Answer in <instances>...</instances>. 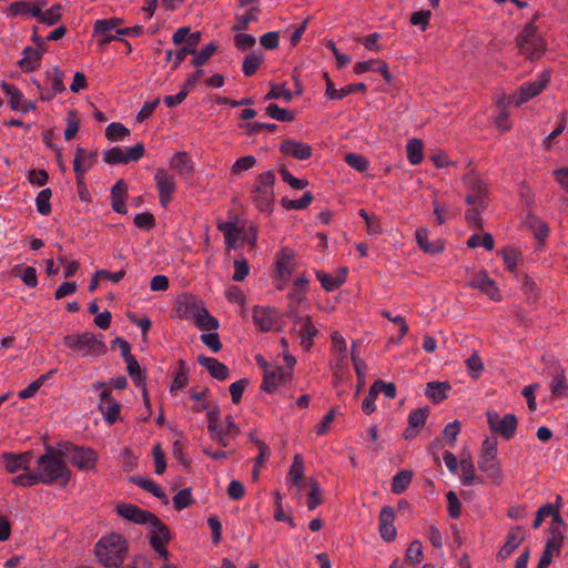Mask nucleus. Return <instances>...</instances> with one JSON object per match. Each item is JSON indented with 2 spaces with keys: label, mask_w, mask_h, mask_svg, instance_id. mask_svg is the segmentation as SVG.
Segmentation results:
<instances>
[{
  "label": "nucleus",
  "mask_w": 568,
  "mask_h": 568,
  "mask_svg": "<svg viewBox=\"0 0 568 568\" xmlns=\"http://www.w3.org/2000/svg\"><path fill=\"white\" fill-rule=\"evenodd\" d=\"M463 181L468 189L465 203L471 206L466 211L465 220L470 227L480 231L484 227L480 214L490 203L489 185L474 172L464 175Z\"/></svg>",
  "instance_id": "f257e3e1"
},
{
  "label": "nucleus",
  "mask_w": 568,
  "mask_h": 568,
  "mask_svg": "<svg viewBox=\"0 0 568 568\" xmlns=\"http://www.w3.org/2000/svg\"><path fill=\"white\" fill-rule=\"evenodd\" d=\"M61 452H57L48 446L47 453L38 458L34 470L40 483L45 485L58 484L60 487L68 485L71 471L61 459Z\"/></svg>",
  "instance_id": "f03ea898"
},
{
  "label": "nucleus",
  "mask_w": 568,
  "mask_h": 568,
  "mask_svg": "<svg viewBox=\"0 0 568 568\" xmlns=\"http://www.w3.org/2000/svg\"><path fill=\"white\" fill-rule=\"evenodd\" d=\"M94 554L106 568H120L129 554L128 540L120 534H109L95 545Z\"/></svg>",
  "instance_id": "7ed1b4c3"
},
{
  "label": "nucleus",
  "mask_w": 568,
  "mask_h": 568,
  "mask_svg": "<svg viewBox=\"0 0 568 568\" xmlns=\"http://www.w3.org/2000/svg\"><path fill=\"white\" fill-rule=\"evenodd\" d=\"M63 344L68 348L80 353L83 357H99L104 355L108 351L106 344L91 332L65 335L63 337Z\"/></svg>",
  "instance_id": "20e7f679"
},
{
  "label": "nucleus",
  "mask_w": 568,
  "mask_h": 568,
  "mask_svg": "<svg viewBox=\"0 0 568 568\" xmlns=\"http://www.w3.org/2000/svg\"><path fill=\"white\" fill-rule=\"evenodd\" d=\"M275 174L266 171L257 175L251 190V199L260 211L271 212L274 205Z\"/></svg>",
  "instance_id": "39448f33"
},
{
  "label": "nucleus",
  "mask_w": 568,
  "mask_h": 568,
  "mask_svg": "<svg viewBox=\"0 0 568 568\" xmlns=\"http://www.w3.org/2000/svg\"><path fill=\"white\" fill-rule=\"evenodd\" d=\"M497 444L496 437H488L483 442L478 467L488 475L493 485L499 486L504 475L499 462L496 460Z\"/></svg>",
  "instance_id": "423d86ee"
},
{
  "label": "nucleus",
  "mask_w": 568,
  "mask_h": 568,
  "mask_svg": "<svg viewBox=\"0 0 568 568\" xmlns=\"http://www.w3.org/2000/svg\"><path fill=\"white\" fill-rule=\"evenodd\" d=\"M516 42L520 53L531 61L539 59L546 51V42L538 34L537 27L532 22L525 26L517 36Z\"/></svg>",
  "instance_id": "0eeeda50"
},
{
  "label": "nucleus",
  "mask_w": 568,
  "mask_h": 568,
  "mask_svg": "<svg viewBox=\"0 0 568 568\" xmlns=\"http://www.w3.org/2000/svg\"><path fill=\"white\" fill-rule=\"evenodd\" d=\"M65 453L71 464L79 469H92L95 467L97 453L93 449L74 446L71 443L65 444Z\"/></svg>",
  "instance_id": "6e6552de"
},
{
  "label": "nucleus",
  "mask_w": 568,
  "mask_h": 568,
  "mask_svg": "<svg viewBox=\"0 0 568 568\" xmlns=\"http://www.w3.org/2000/svg\"><path fill=\"white\" fill-rule=\"evenodd\" d=\"M550 74L548 71H544L539 79L529 83H525L519 87L515 92L514 104L519 106L530 99L537 97L549 83Z\"/></svg>",
  "instance_id": "1a4fd4ad"
},
{
  "label": "nucleus",
  "mask_w": 568,
  "mask_h": 568,
  "mask_svg": "<svg viewBox=\"0 0 568 568\" xmlns=\"http://www.w3.org/2000/svg\"><path fill=\"white\" fill-rule=\"evenodd\" d=\"M156 187L159 191L160 203L165 207L172 200L176 184L174 176L164 169H158L154 175Z\"/></svg>",
  "instance_id": "9d476101"
},
{
  "label": "nucleus",
  "mask_w": 568,
  "mask_h": 568,
  "mask_svg": "<svg viewBox=\"0 0 568 568\" xmlns=\"http://www.w3.org/2000/svg\"><path fill=\"white\" fill-rule=\"evenodd\" d=\"M275 264L278 277L286 283L296 266L295 252L290 247H282L276 254Z\"/></svg>",
  "instance_id": "9b49d317"
},
{
  "label": "nucleus",
  "mask_w": 568,
  "mask_h": 568,
  "mask_svg": "<svg viewBox=\"0 0 568 568\" xmlns=\"http://www.w3.org/2000/svg\"><path fill=\"white\" fill-rule=\"evenodd\" d=\"M395 513L393 507L384 506L378 517V530L384 541L390 542L396 538L397 531L394 526Z\"/></svg>",
  "instance_id": "f8f14e48"
},
{
  "label": "nucleus",
  "mask_w": 568,
  "mask_h": 568,
  "mask_svg": "<svg viewBox=\"0 0 568 568\" xmlns=\"http://www.w3.org/2000/svg\"><path fill=\"white\" fill-rule=\"evenodd\" d=\"M280 151L285 155H290L301 161L308 160L313 154L311 145L292 139L283 140L280 145Z\"/></svg>",
  "instance_id": "ddd939ff"
},
{
  "label": "nucleus",
  "mask_w": 568,
  "mask_h": 568,
  "mask_svg": "<svg viewBox=\"0 0 568 568\" xmlns=\"http://www.w3.org/2000/svg\"><path fill=\"white\" fill-rule=\"evenodd\" d=\"M291 377V372L282 366H276L271 371L265 369L261 388L266 393H272L278 385L290 381Z\"/></svg>",
  "instance_id": "4468645a"
},
{
  "label": "nucleus",
  "mask_w": 568,
  "mask_h": 568,
  "mask_svg": "<svg viewBox=\"0 0 568 568\" xmlns=\"http://www.w3.org/2000/svg\"><path fill=\"white\" fill-rule=\"evenodd\" d=\"M116 513L119 516L134 524H148L151 518H155L153 513L141 509L132 504H119L116 505Z\"/></svg>",
  "instance_id": "2eb2a0df"
},
{
  "label": "nucleus",
  "mask_w": 568,
  "mask_h": 568,
  "mask_svg": "<svg viewBox=\"0 0 568 568\" xmlns=\"http://www.w3.org/2000/svg\"><path fill=\"white\" fill-rule=\"evenodd\" d=\"M469 285L486 294L491 301H500L501 294L494 280L489 278L486 272H480L474 276Z\"/></svg>",
  "instance_id": "dca6fc26"
},
{
  "label": "nucleus",
  "mask_w": 568,
  "mask_h": 568,
  "mask_svg": "<svg viewBox=\"0 0 568 568\" xmlns=\"http://www.w3.org/2000/svg\"><path fill=\"white\" fill-rule=\"evenodd\" d=\"M150 524V545L151 547L168 545L171 540L169 527L158 517L151 518Z\"/></svg>",
  "instance_id": "f3484780"
},
{
  "label": "nucleus",
  "mask_w": 568,
  "mask_h": 568,
  "mask_svg": "<svg viewBox=\"0 0 568 568\" xmlns=\"http://www.w3.org/2000/svg\"><path fill=\"white\" fill-rule=\"evenodd\" d=\"M429 414L428 407H420L413 410L408 416V426L404 432L405 439L416 437L419 430L425 426Z\"/></svg>",
  "instance_id": "a211bd4d"
},
{
  "label": "nucleus",
  "mask_w": 568,
  "mask_h": 568,
  "mask_svg": "<svg viewBox=\"0 0 568 568\" xmlns=\"http://www.w3.org/2000/svg\"><path fill=\"white\" fill-rule=\"evenodd\" d=\"M31 458H32L31 452H26V453H21V454H13V453L2 454V462L4 464V467L11 474L17 473L19 470H28Z\"/></svg>",
  "instance_id": "6ab92c4d"
},
{
  "label": "nucleus",
  "mask_w": 568,
  "mask_h": 568,
  "mask_svg": "<svg viewBox=\"0 0 568 568\" xmlns=\"http://www.w3.org/2000/svg\"><path fill=\"white\" fill-rule=\"evenodd\" d=\"M525 540V532L521 527H511L508 531L507 538L503 547L497 554V558L504 560L508 558L511 552L519 547Z\"/></svg>",
  "instance_id": "aec40b11"
},
{
  "label": "nucleus",
  "mask_w": 568,
  "mask_h": 568,
  "mask_svg": "<svg viewBox=\"0 0 568 568\" xmlns=\"http://www.w3.org/2000/svg\"><path fill=\"white\" fill-rule=\"evenodd\" d=\"M347 274L348 270L345 266L339 267L335 276L322 271H316V277L326 292H332L342 286L346 282Z\"/></svg>",
  "instance_id": "412c9836"
},
{
  "label": "nucleus",
  "mask_w": 568,
  "mask_h": 568,
  "mask_svg": "<svg viewBox=\"0 0 568 568\" xmlns=\"http://www.w3.org/2000/svg\"><path fill=\"white\" fill-rule=\"evenodd\" d=\"M197 362L201 366L205 367L210 373L211 377L224 381L229 376V368L223 363L219 362L214 357H207L204 355H200L197 357Z\"/></svg>",
  "instance_id": "4be33fe9"
},
{
  "label": "nucleus",
  "mask_w": 568,
  "mask_h": 568,
  "mask_svg": "<svg viewBox=\"0 0 568 568\" xmlns=\"http://www.w3.org/2000/svg\"><path fill=\"white\" fill-rule=\"evenodd\" d=\"M550 392L557 398H564L568 396V381L566 377V372L559 365L555 366L554 368Z\"/></svg>",
  "instance_id": "5701e85b"
},
{
  "label": "nucleus",
  "mask_w": 568,
  "mask_h": 568,
  "mask_svg": "<svg viewBox=\"0 0 568 568\" xmlns=\"http://www.w3.org/2000/svg\"><path fill=\"white\" fill-rule=\"evenodd\" d=\"M128 193V185L123 180H119L111 189V205L112 209L120 214L126 213L124 199Z\"/></svg>",
  "instance_id": "b1692460"
},
{
  "label": "nucleus",
  "mask_w": 568,
  "mask_h": 568,
  "mask_svg": "<svg viewBox=\"0 0 568 568\" xmlns=\"http://www.w3.org/2000/svg\"><path fill=\"white\" fill-rule=\"evenodd\" d=\"M204 307L203 302H199L193 295H184L181 301L178 302V312L181 317H195L196 311Z\"/></svg>",
  "instance_id": "393cba45"
},
{
  "label": "nucleus",
  "mask_w": 568,
  "mask_h": 568,
  "mask_svg": "<svg viewBox=\"0 0 568 568\" xmlns=\"http://www.w3.org/2000/svg\"><path fill=\"white\" fill-rule=\"evenodd\" d=\"M24 57L18 62L19 67L24 72H31L40 65L42 58V50L27 47L23 50Z\"/></svg>",
  "instance_id": "a878e982"
},
{
  "label": "nucleus",
  "mask_w": 568,
  "mask_h": 568,
  "mask_svg": "<svg viewBox=\"0 0 568 568\" xmlns=\"http://www.w3.org/2000/svg\"><path fill=\"white\" fill-rule=\"evenodd\" d=\"M318 329L312 323L311 316L304 318L298 336L301 338V345L310 351L313 346V339L318 335Z\"/></svg>",
  "instance_id": "bb28decb"
},
{
  "label": "nucleus",
  "mask_w": 568,
  "mask_h": 568,
  "mask_svg": "<svg viewBox=\"0 0 568 568\" xmlns=\"http://www.w3.org/2000/svg\"><path fill=\"white\" fill-rule=\"evenodd\" d=\"M170 164L180 175H192L194 172L191 159L186 152H176L171 159Z\"/></svg>",
  "instance_id": "cd10ccee"
},
{
  "label": "nucleus",
  "mask_w": 568,
  "mask_h": 568,
  "mask_svg": "<svg viewBox=\"0 0 568 568\" xmlns=\"http://www.w3.org/2000/svg\"><path fill=\"white\" fill-rule=\"evenodd\" d=\"M415 239L420 250L425 253L436 254L444 250L443 244L430 243L428 241V231L426 227H418L415 232Z\"/></svg>",
  "instance_id": "c85d7f7f"
},
{
  "label": "nucleus",
  "mask_w": 568,
  "mask_h": 568,
  "mask_svg": "<svg viewBox=\"0 0 568 568\" xmlns=\"http://www.w3.org/2000/svg\"><path fill=\"white\" fill-rule=\"evenodd\" d=\"M448 389H450L448 382H429L426 385V396L437 404L447 397Z\"/></svg>",
  "instance_id": "c756f323"
},
{
  "label": "nucleus",
  "mask_w": 568,
  "mask_h": 568,
  "mask_svg": "<svg viewBox=\"0 0 568 568\" xmlns=\"http://www.w3.org/2000/svg\"><path fill=\"white\" fill-rule=\"evenodd\" d=\"M8 13L12 17L30 16L36 18L40 14V8L32 7V2L22 0L12 2L8 9Z\"/></svg>",
  "instance_id": "7c9ffc66"
},
{
  "label": "nucleus",
  "mask_w": 568,
  "mask_h": 568,
  "mask_svg": "<svg viewBox=\"0 0 568 568\" xmlns=\"http://www.w3.org/2000/svg\"><path fill=\"white\" fill-rule=\"evenodd\" d=\"M136 486L145 489L151 493L153 496L162 500L164 505L169 504L168 495L163 491V489L158 486L153 480L144 479L140 477H132L131 479Z\"/></svg>",
  "instance_id": "2f4dec72"
},
{
  "label": "nucleus",
  "mask_w": 568,
  "mask_h": 568,
  "mask_svg": "<svg viewBox=\"0 0 568 568\" xmlns=\"http://www.w3.org/2000/svg\"><path fill=\"white\" fill-rule=\"evenodd\" d=\"M517 417L514 414H506L500 423H498L497 429L495 433H498L505 439H510L515 435L517 429Z\"/></svg>",
  "instance_id": "473e14b6"
},
{
  "label": "nucleus",
  "mask_w": 568,
  "mask_h": 568,
  "mask_svg": "<svg viewBox=\"0 0 568 568\" xmlns=\"http://www.w3.org/2000/svg\"><path fill=\"white\" fill-rule=\"evenodd\" d=\"M99 410L108 424L113 425L120 418L121 404L116 400L99 403Z\"/></svg>",
  "instance_id": "72a5a7b5"
},
{
  "label": "nucleus",
  "mask_w": 568,
  "mask_h": 568,
  "mask_svg": "<svg viewBox=\"0 0 568 568\" xmlns=\"http://www.w3.org/2000/svg\"><path fill=\"white\" fill-rule=\"evenodd\" d=\"M253 321L262 332L270 331L273 326V318L268 308L255 307L253 311Z\"/></svg>",
  "instance_id": "f704fd0d"
},
{
  "label": "nucleus",
  "mask_w": 568,
  "mask_h": 568,
  "mask_svg": "<svg viewBox=\"0 0 568 568\" xmlns=\"http://www.w3.org/2000/svg\"><path fill=\"white\" fill-rule=\"evenodd\" d=\"M261 12V9L258 6H252L250 10L236 17V22L232 27L233 31H244L248 29L250 22L257 21V14Z\"/></svg>",
  "instance_id": "c9c22d12"
},
{
  "label": "nucleus",
  "mask_w": 568,
  "mask_h": 568,
  "mask_svg": "<svg viewBox=\"0 0 568 568\" xmlns=\"http://www.w3.org/2000/svg\"><path fill=\"white\" fill-rule=\"evenodd\" d=\"M407 158L410 164L417 165L423 161L424 158V145L422 140L412 139L408 141L407 146Z\"/></svg>",
  "instance_id": "e433bc0d"
},
{
  "label": "nucleus",
  "mask_w": 568,
  "mask_h": 568,
  "mask_svg": "<svg viewBox=\"0 0 568 568\" xmlns=\"http://www.w3.org/2000/svg\"><path fill=\"white\" fill-rule=\"evenodd\" d=\"M194 320L199 328L203 331H214L219 328L217 320L213 317L205 307L196 311Z\"/></svg>",
  "instance_id": "4c0bfd02"
},
{
  "label": "nucleus",
  "mask_w": 568,
  "mask_h": 568,
  "mask_svg": "<svg viewBox=\"0 0 568 568\" xmlns=\"http://www.w3.org/2000/svg\"><path fill=\"white\" fill-rule=\"evenodd\" d=\"M303 476H304V460L301 455L296 454V455H294L293 463L290 467L288 478L293 485L300 487Z\"/></svg>",
  "instance_id": "58836bf2"
},
{
  "label": "nucleus",
  "mask_w": 568,
  "mask_h": 568,
  "mask_svg": "<svg viewBox=\"0 0 568 568\" xmlns=\"http://www.w3.org/2000/svg\"><path fill=\"white\" fill-rule=\"evenodd\" d=\"M413 478V473L409 470H402L393 477L392 491L394 494H402L407 489Z\"/></svg>",
  "instance_id": "ea45409f"
},
{
  "label": "nucleus",
  "mask_w": 568,
  "mask_h": 568,
  "mask_svg": "<svg viewBox=\"0 0 568 568\" xmlns=\"http://www.w3.org/2000/svg\"><path fill=\"white\" fill-rule=\"evenodd\" d=\"M313 199L314 197L311 192H305L298 200L283 197L281 200V204L285 210H304L312 203Z\"/></svg>",
  "instance_id": "a19ab883"
},
{
  "label": "nucleus",
  "mask_w": 568,
  "mask_h": 568,
  "mask_svg": "<svg viewBox=\"0 0 568 568\" xmlns=\"http://www.w3.org/2000/svg\"><path fill=\"white\" fill-rule=\"evenodd\" d=\"M263 62V55L250 52L245 55L243 61V72L246 77H252L256 73Z\"/></svg>",
  "instance_id": "79ce46f5"
},
{
  "label": "nucleus",
  "mask_w": 568,
  "mask_h": 568,
  "mask_svg": "<svg viewBox=\"0 0 568 568\" xmlns=\"http://www.w3.org/2000/svg\"><path fill=\"white\" fill-rule=\"evenodd\" d=\"M459 464H460V468H462V483L465 486L473 485L474 480L476 479V474H475V467L471 462V458L470 457L462 458ZM477 480L479 483H481V479L477 478Z\"/></svg>",
  "instance_id": "37998d69"
},
{
  "label": "nucleus",
  "mask_w": 568,
  "mask_h": 568,
  "mask_svg": "<svg viewBox=\"0 0 568 568\" xmlns=\"http://www.w3.org/2000/svg\"><path fill=\"white\" fill-rule=\"evenodd\" d=\"M266 114L272 119L281 122H292L294 120V112L282 109L275 103H271L266 106Z\"/></svg>",
  "instance_id": "c03bdc74"
},
{
  "label": "nucleus",
  "mask_w": 568,
  "mask_h": 568,
  "mask_svg": "<svg viewBox=\"0 0 568 568\" xmlns=\"http://www.w3.org/2000/svg\"><path fill=\"white\" fill-rule=\"evenodd\" d=\"M123 23L121 18L101 19L97 20L93 28V33L97 36H104L106 32L116 29Z\"/></svg>",
  "instance_id": "a18cd8bd"
},
{
  "label": "nucleus",
  "mask_w": 568,
  "mask_h": 568,
  "mask_svg": "<svg viewBox=\"0 0 568 568\" xmlns=\"http://www.w3.org/2000/svg\"><path fill=\"white\" fill-rule=\"evenodd\" d=\"M310 493L307 498V508L315 509L323 503L322 490L320 484L314 478H308Z\"/></svg>",
  "instance_id": "49530a36"
},
{
  "label": "nucleus",
  "mask_w": 568,
  "mask_h": 568,
  "mask_svg": "<svg viewBox=\"0 0 568 568\" xmlns=\"http://www.w3.org/2000/svg\"><path fill=\"white\" fill-rule=\"evenodd\" d=\"M61 11H62V6L54 4L47 11H40V14L37 16L36 18H38L39 21L42 23H45L48 26H53L61 20V17H62Z\"/></svg>",
  "instance_id": "de8ad7c7"
},
{
  "label": "nucleus",
  "mask_w": 568,
  "mask_h": 568,
  "mask_svg": "<svg viewBox=\"0 0 568 568\" xmlns=\"http://www.w3.org/2000/svg\"><path fill=\"white\" fill-rule=\"evenodd\" d=\"M3 91L10 97V105L13 110L20 111L23 106V94L13 84L2 83Z\"/></svg>",
  "instance_id": "09e8293b"
},
{
  "label": "nucleus",
  "mask_w": 568,
  "mask_h": 568,
  "mask_svg": "<svg viewBox=\"0 0 568 568\" xmlns=\"http://www.w3.org/2000/svg\"><path fill=\"white\" fill-rule=\"evenodd\" d=\"M355 348L356 343L354 342L352 345L351 357L358 379V387H362L365 384V371L367 366L366 363L356 354Z\"/></svg>",
  "instance_id": "8fccbe9b"
},
{
  "label": "nucleus",
  "mask_w": 568,
  "mask_h": 568,
  "mask_svg": "<svg viewBox=\"0 0 568 568\" xmlns=\"http://www.w3.org/2000/svg\"><path fill=\"white\" fill-rule=\"evenodd\" d=\"M57 369H51L47 374L41 375L37 381L32 382L27 388L19 392V398L27 399L32 397L43 385L45 379L50 377L52 374H54Z\"/></svg>",
  "instance_id": "3c124183"
},
{
  "label": "nucleus",
  "mask_w": 568,
  "mask_h": 568,
  "mask_svg": "<svg viewBox=\"0 0 568 568\" xmlns=\"http://www.w3.org/2000/svg\"><path fill=\"white\" fill-rule=\"evenodd\" d=\"M52 196V191L50 189L42 190L37 199H36V205L37 210L41 215H49L51 213V203L50 199Z\"/></svg>",
  "instance_id": "603ef678"
},
{
  "label": "nucleus",
  "mask_w": 568,
  "mask_h": 568,
  "mask_svg": "<svg viewBox=\"0 0 568 568\" xmlns=\"http://www.w3.org/2000/svg\"><path fill=\"white\" fill-rule=\"evenodd\" d=\"M216 51L217 45L214 42L206 44L195 53L192 64L196 68L204 65Z\"/></svg>",
  "instance_id": "864d4df0"
},
{
  "label": "nucleus",
  "mask_w": 568,
  "mask_h": 568,
  "mask_svg": "<svg viewBox=\"0 0 568 568\" xmlns=\"http://www.w3.org/2000/svg\"><path fill=\"white\" fill-rule=\"evenodd\" d=\"M67 124L68 126L64 130V139L67 141H70L77 135L80 128V119L75 110H71L68 112Z\"/></svg>",
  "instance_id": "5fc2aeb1"
},
{
  "label": "nucleus",
  "mask_w": 568,
  "mask_h": 568,
  "mask_svg": "<svg viewBox=\"0 0 568 568\" xmlns=\"http://www.w3.org/2000/svg\"><path fill=\"white\" fill-rule=\"evenodd\" d=\"M130 134V131L122 123L113 122L105 129V136L110 141L123 139Z\"/></svg>",
  "instance_id": "6e6d98bb"
},
{
  "label": "nucleus",
  "mask_w": 568,
  "mask_h": 568,
  "mask_svg": "<svg viewBox=\"0 0 568 568\" xmlns=\"http://www.w3.org/2000/svg\"><path fill=\"white\" fill-rule=\"evenodd\" d=\"M193 503L191 488H183L173 497V506L176 510H182Z\"/></svg>",
  "instance_id": "4d7b16f0"
},
{
  "label": "nucleus",
  "mask_w": 568,
  "mask_h": 568,
  "mask_svg": "<svg viewBox=\"0 0 568 568\" xmlns=\"http://www.w3.org/2000/svg\"><path fill=\"white\" fill-rule=\"evenodd\" d=\"M527 224L534 230L535 236L539 242H544L548 236L549 229L546 223L538 220L536 216H528Z\"/></svg>",
  "instance_id": "13d9d810"
},
{
  "label": "nucleus",
  "mask_w": 568,
  "mask_h": 568,
  "mask_svg": "<svg viewBox=\"0 0 568 568\" xmlns=\"http://www.w3.org/2000/svg\"><path fill=\"white\" fill-rule=\"evenodd\" d=\"M125 363H126V371H128L129 375L131 376V378L133 379V382L138 386H140V385L144 386L145 375L142 374L140 364L136 361V358L135 357L129 358V361H126Z\"/></svg>",
  "instance_id": "bf43d9fd"
},
{
  "label": "nucleus",
  "mask_w": 568,
  "mask_h": 568,
  "mask_svg": "<svg viewBox=\"0 0 568 568\" xmlns=\"http://www.w3.org/2000/svg\"><path fill=\"white\" fill-rule=\"evenodd\" d=\"M271 90L264 97V100H276L283 98L286 102H291L293 99V93L286 89L284 85H278L275 83H270Z\"/></svg>",
  "instance_id": "052dcab7"
},
{
  "label": "nucleus",
  "mask_w": 568,
  "mask_h": 568,
  "mask_svg": "<svg viewBox=\"0 0 568 568\" xmlns=\"http://www.w3.org/2000/svg\"><path fill=\"white\" fill-rule=\"evenodd\" d=\"M103 161L110 165L126 164L124 150L118 146L111 148L103 153Z\"/></svg>",
  "instance_id": "680f3d73"
},
{
  "label": "nucleus",
  "mask_w": 568,
  "mask_h": 568,
  "mask_svg": "<svg viewBox=\"0 0 568 568\" xmlns=\"http://www.w3.org/2000/svg\"><path fill=\"white\" fill-rule=\"evenodd\" d=\"M550 538L547 540L545 549L559 552L564 541V530L549 528Z\"/></svg>",
  "instance_id": "e2e57ef3"
},
{
  "label": "nucleus",
  "mask_w": 568,
  "mask_h": 568,
  "mask_svg": "<svg viewBox=\"0 0 568 568\" xmlns=\"http://www.w3.org/2000/svg\"><path fill=\"white\" fill-rule=\"evenodd\" d=\"M466 367L473 378H478L484 371V364L477 352H474L470 357L466 359Z\"/></svg>",
  "instance_id": "0e129e2a"
},
{
  "label": "nucleus",
  "mask_w": 568,
  "mask_h": 568,
  "mask_svg": "<svg viewBox=\"0 0 568 568\" xmlns=\"http://www.w3.org/2000/svg\"><path fill=\"white\" fill-rule=\"evenodd\" d=\"M345 162L358 172H364L368 168V161L365 156L356 153H346Z\"/></svg>",
  "instance_id": "69168bd1"
},
{
  "label": "nucleus",
  "mask_w": 568,
  "mask_h": 568,
  "mask_svg": "<svg viewBox=\"0 0 568 568\" xmlns=\"http://www.w3.org/2000/svg\"><path fill=\"white\" fill-rule=\"evenodd\" d=\"M256 164V159L253 155H246L243 158H240L234 162V164L231 168V172L235 175L241 174L244 171H247L252 169Z\"/></svg>",
  "instance_id": "338daca9"
},
{
  "label": "nucleus",
  "mask_w": 568,
  "mask_h": 568,
  "mask_svg": "<svg viewBox=\"0 0 568 568\" xmlns=\"http://www.w3.org/2000/svg\"><path fill=\"white\" fill-rule=\"evenodd\" d=\"M423 559V546L420 541L414 540L406 550V560L413 565H418Z\"/></svg>",
  "instance_id": "774afa93"
}]
</instances>
